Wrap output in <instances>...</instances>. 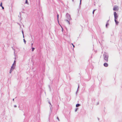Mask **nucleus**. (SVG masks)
Returning a JSON list of instances; mask_svg holds the SVG:
<instances>
[{"label": "nucleus", "instance_id": "23", "mask_svg": "<svg viewBox=\"0 0 122 122\" xmlns=\"http://www.w3.org/2000/svg\"><path fill=\"white\" fill-rule=\"evenodd\" d=\"M15 61L14 62V63H15Z\"/></svg>", "mask_w": 122, "mask_h": 122}, {"label": "nucleus", "instance_id": "21", "mask_svg": "<svg viewBox=\"0 0 122 122\" xmlns=\"http://www.w3.org/2000/svg\"><path fill=\"white\" fill-rule=\"evenodd\" d=\"M109 20H108L107 22V23H108V21H109Z\"/></svg>", "mask_w": 122, "mask_h": 122}, {"label": "nucleus", "instance_id": "27", "mask_svg": "<svg viewBox=\"0 0 122 122\" xmlns=\"http://www.w3.org/2000/svg\"><path fill=\"white\" fill-rule=\"evenodd\" d=\"M32 45H33V44H32Z\"/></svg>", "mask_w": 122, "mask_h": 122}, {"label": "nucleus", "instance_id": "1", "mask_svg": "<svg viewBox=\"0 0 122 122\" xmlns=\"http://www.w3.org/2000/svg\"><path fill=\"white\" fill-rule=\"evenodd\" d=\"M108 56L107 54L104 53L103 54V57L104 59L107 62L108 61Z\"/></svg>", "mask_w": 122, "mask_h": 122}, {"label": "nucleus", "instance_id": "14", "mask_svg": "<svg viewBox=\"0 0 122 122\" xmlns=\"http://www.w3.org/2000/svg\"><path fill=\"white\" fill-rule=\"evenodd\" d=\"M25 3L26 4H27L28 3L27 0H26V2H25Z\"/></svg>", "mask_w": 122, "mask_h": 122}, {"label": "nucleus", "instance_id": "24", "mask_svg": "<svg viewBox=\"0 0 122 122\" xmlns=\"http://www.w3.org/2000/svg\"><path fill=\"white\" fill-rule=\"evenodd\" d=\"M15 61L14 62V63H15Z\"/></svg>", "mask_w": 122, "mask_h": 122}, {"label": "nucleus", "instance_id": "17", "mask_svg": "<svg viewBox=\"0 0 122 122\" xmlns=\"http://www.w3.org/2000/svg\"><path fill=\"white\" fill-rule=\"evenodd\" d=\"M62 27V31H63V28L62 27Z\"/></svg>", "mask_w": 122, "mask_h": 122}, {"label": "nucleus", "instance_id": "13", "mask_svg": "<svg viewBox=\"0 0 122 122\" xmlns=\"http://www.w3.org/2000/svg\"><path fill=\"white\" fill-rule=\"evenodd\" d=\"M0 6H2V2H1L0 4Z\"/></svg>", "mask_w": 122, "mask_h": 122}, {"label": "nucleus", "instance_id": "5", "mask_svg": "<svg viewBox=\"0 0 122 122\" xmlns=\"http://www.w3.org/2000/svg\"><path fill=\"white\" fill-rule=\"evenodd\" d=\"M117 19H114V20L116 24L117 25L118 24V23H119V22L118 21H117V20H116Z\"/></svg>", "mask_w": 122, "mask_h": 122}, {"label": "nucleus", "instance_id": "2", "mask_svg": "<svg viewBox=\"0 0 122 122\" xmlns=\"http://www.w3.org/2000/svg\"><path fill=\"white\" fill-rule=\"evenodd\" d=\"M114 19H117L118 17V15L116 12H114Z\"/></svg>", "mask_w": 122, "mask_h": 122}, {"label": "nucleus", "instance_id": "25", "mask_svg": "<svg viewBox=\"0 0 122 122\" xmlns=\"http://www.w3.org/2000/svg\"><path fill=\"white\" fill-rule=\"evenodd\" d=\"M81 0H80V2H81Z\"/></svg>", "mask_w": 122, "mask_h": 122}, {"label": "nucleus", "instance_id": "8", "mask_svg": "<svg viewBox=\"0 0 122 122\" xmlns=\"http://www.w3.org/2000/svg\"><path fill=\"white\" fill-rule=\"evenodd\" d=\"M109 25V24L108 23H107L106 25V27L107 28V26Z\"/></svg>", "mask_w": 122, "mask_h": 122}, {"label": "nucleus", "instance_id": "12", "mask_svg": "<svg viewBox=\"0 0 122 122\" xmlns=\"http://www.w3.org/2000/svg\"><path fill=\"white\" fill-rule=\"evenodd\" d=\"M12 70H12L10 69V73H11V72H12Z\"/></svg>", "mask_w": 122, "mask_h": 122}, {"label": "nucleus", "instance_id": "11", "mask_svg": "<svg viewBox=\"0 0 122 122\" xmlns=\"http://www.w3.org/2000/svg\"><path fill=\"white\" fill-rule=\"evenodd\" d=\"M32 51H34V50L35 49V48H34L32 47Z\"/></svg>", "mask_w": 122, "mask_h": 122}, {"label": "nucleus", "instance_id": "22", "mask_svg": "<svg viewBox=\"0 0 122 122\" xmlns=\"http://www.w3.org/2000/svg\"><path fill=\"white\" fill-rule=\"evenodd\" d=\"M68 15L70 17V15H69V14Z\"/></svg>", "mask_w": 122, "mask_h": 122}, {"label": "nucleus", "instance_id": "26", "mask_svg": "<svg viewBox=\"0 0 122 122\" xmlns=\"http://www.w3.org/2000/svg\"><path fill=\"white\" fill-rule=\"evenodd\" d=\"M57 119L58 120L59 119H58V117L57 118Z\"/></svg>", "mask_w": 122, "mask_h": 122}, {"label": "nucleus", "instance_id": "18", "mask_svg": "<svg viewBox=\"0 0 122 122\" xmlns=\"http://www.w3.org/2000/svg\"><path fill=\"white\" fill-rule=\"evenodd\" d=\"M95 10H94L93 12V14H94V11H95Z\"/></svg>", "mask_w": 122, "mask_h": 122}, {"label": "nucleus", "instance_id": "7", "mask_svg": "<svg viewBox=\"0 0 122 122\" xmlns=\"http://www.w3.org/2000/svg\"><path fill=\"white\" fill-rule=\"evenodd\" d=\"M99 102H97L96 103V105H98L99 104Z\"/></svg>", "mask_w": 122, "mask_h": 122}, {"label": "nucleus", "instance_id": "28", "mask_svg": "<svg viewBox=\"0 0 122 122\" xmlns=\"http://www.w3.org/2000/svg\"><path fill=\"white\" fill-rule=\"evenodd\" d=\"M73 1L74 0H72Z\"/></svg>", "mask_w": 122, "mask_h": 122}, {"label": "nucleus", "instance_id": "15", "mask_svg": "<svg viewBox=\"0 0 122 122\" xmlns=\"http://www.w3.org/2000/svg\"><path fill=\"white\" fill-rule=\"evenodd\" d=\"M72 45L73 46V47H75V46H74V45H73V44H72Z\"/></svg>", "mask_w": 122, "mask_h": 122}, {"label": "nucleus", "instance_id": "9", "mask_svg": "<svg viewBox=\"0 0 122 122\" xmlns=\"http://www.w3.org/2000/svg\"><path fill=\"white\" fill-rule=\"evenodd\" d=\"M80 105L79 104H78L76 105V107H77L79 106Z\"/></svg>", "mask_w": 122, "mask_h": 122}, {"label": "nucleus", "instance_id": "4", "mask_svg": "<svg viewBox=\"0 0 122 122\" xmlns=\"http://www.w3.org/2000/svg\"><path fill=\"white\" fill-rule=\"evenodd\" d=\"M104 66L105 67H107L108 66V64L107 63H105L104 64Z\"/></svg>", "mask_w": 122, "mask_h": 122}, {"label": "nucleus", "instance_id": "3", "mask_svg": "<svg viewBox=\"0 0 122 122\" xmlns=\"http://www.w3.org/2000/svg\"><path fill=\"white\" fill-rule=\"evenodd\" d=\"M118 6L114 5V6L113 10L115 11L117 10H118Z\"/></svg>", "mask_w": 122, "mask_h": 122}, {"label": "nucleus", "instance_id": "16", "mask_svg": "<svg viewBox=\"0 0 122 122\" xmlns=\"http://www.w3.org/2000/svg\"><path fill=\"white\" fill-rule=\"evenodd\" d=\"M66 21L68 22V23L69 24H70V22L69 21H68V20H66Z\"/></svg>", "mask_w": 122, "mask_h": 122}, {"label": "nucleus", "instance_id": "20", "mask_svg": "<svg viewBox=\"0 0 122 122\" xmlns=\"http://www.w3.org/2000/svg\"><path fill=\"white\" fill-rule=\"evenodd\" d=\"M24 42H25V43L26 41H25V39H24Z\"/></svg>", "mask_w": 122, "mask_h": 122}, {"label": "nucleus", "instance_id": "19", "mask_svg": "<svg viewBox=\"0 0 122 122\" xmlns=\"http://www.w3.org/2000/svg\"><path fill=\"white\" fill-rule=\"evenodd\" d=\"M1 7H2V9H4V7L3 6H1Z\"/></svg>", "mask_w": 122, "mask_h": 122}, {"label": "nucleus", "instance_id": "10", "mask_svg": "<svg viewBox=\"0 0 122 122\" xmlns=\"http://www.w3.org/2000/svg\"><path fill=\"white\" fill-rule=\"evenodd\" d=\"M59 17V15L58 14H57V19L58 20Z\"/></svg>", "mask_w": 122, "mask_h": 122}, {"label": "nucleus", "instance_id": "6", "mask_svg": "<svg viewBox=\"0 0 122 122\" xmlns=\"http://www.w3.org/2000/svg\"><path fill=\"white\" fill-rule=\"evenodd\" d=\"M14 68V67L13 66H12L11 67V69L12 70Z\"/></svg>", "mask_w": 122, "mask_h": 122}]
</instances>
